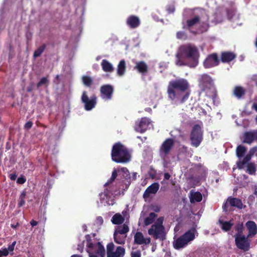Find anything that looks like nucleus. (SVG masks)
Returning a JSON list of instances; mask_svg holds the SVG:
<instances>
[{
	"mask_svg": "<svg viewBox=\"0 0 257 257\" xmlns=\"http://www.w3.org/2000/svg\"><path fill=\"white\" fill-rule=\"evenodd\" d=\"M189 87L188 81L183 78L170 81L167 87L169 98L171 100L179 99L182 93L187 90Z\"/></svg>",
	"mask_w": 257,
	"mask_h": 257,
	"instance_id": "f257e3e1",
	"label": "nucleus"
},
{
	"mask_svg": "<svg viewBox=\"0 0 257 257\" xmlns=\"http://www.w3.org/2000/svg\"><path fill=\"white\" fill-rule=\"evenodd\" d=\"M111 157L112 160L117 163H126L131 159L128 149L120 142L116 143L113 145Z\"/></svg>",
	"mask_w": 257,
	"mask_h": 257,
	"instance_id": "f03ea898",
	"label": "nucleus"
},
{
	"mask_svg": "<svg viewBox=\"0 0 257 257\" xmlns=\"http://www.w3.org/2000/svg\"><path fill=\"white\" fill-rule=\"evenodd\" d=\"M179 52L184 58L190 59L193 61L192 65L190 67H195L198 63L199 56L197 48L191 44H187L181 45L179 49Z\"/></svg>",
	"mask_w": 257,
	"mask_h": 257,
	"instance_id": "7ed1b4c3",
	"label": "nucleus"
},
{
	"mask_svg": "<svg viewBox=\"0 0 257 257\" xmlns=\"http://www.w3.org/2000/svg\"><path fill=\"white\" fill-rule=\"evenodd\" d=\"M163 217H159L148 230L149 234L153 236L156 239H160L164 240L165 239V227L163 225Z\"/></svg>",
	"mask_w": 257,
	"mask_h": 257,
	"instance_id": "20e7f679",
	"label": "nucleus"
},
{
	"mask_svg": "<svg viewBox=\"0 0 257 257\" xmlns=\"http://www.w3.org/2000/svg\"><path fill=\"white\" fill-rule=\"evenodd\" d=\"M195 231V228H192L177 238L174 242V248L179 249L187 245L190 241L194 239Z\"/></svg>",
	"mask_w": 257,
	"mask_h": 257,
	"instance_id": "39448f33",
	"label": "nucleus"
},
{
	"mask_svg": "<svg viewBox=\"0 0 257 257\" xmlns=\"http://www.w3.org/2000/svg\"><path fill=\"white\" fill-rule=\"evenodd\" d=\"M203 139V131L200 125L195 124L190 133V139L191 144L193 147H198L202 142Z\"/></svg>",
	"mask_w": 257,
	"mask_h": 257,
	"instance_id": "423d86ee",
	"label": "nucleus"
},
{
	"mask_svg": "<svg viewBox=\"0 0 257 257\" xmlns=\"http://www.w3.org/2000/svg\"><path fill=\"white\" fill-rule=\"evenodd\" d=\"M174 145V140L171 138L167 139L163 142L159 149L160 155L162 158H164L170 154Z\"/></svg>",
	"mask_w": 257,
	"mask_h": 257,
	"instance_id": "0eeeda50",
	"label": "nucleus"
},
{
	"mask_svg": "<svg viewBox=\"0 0 257 257\" xmlns=\"http://www.w3.org/2000/svg\"><path fill=\"white\" fill-rule=\"evenodd\" d=\"M81 101L84 103V108L86 110H90L93 108L96 104V97L94 96L89 99L87 92H83L81 96Z\"/></svg>",
	"mask_w": 257,
	"mask_h": 257,
	"instance_id": "6e6552de",
	"label": "nucleus"
},
{
	"mask_svg": "<svg viewBox=\"0 0 257 257\" xmlns=\"http://www.w3.org/2000/svg\"><path fill=\"white\" fill-rule=\"evenodd\" d=\"M249 237L244 235L240 236H236L235 238V244L238 248L244 251H248L250 248V243L248 240Z\"/></svg>",
	"mask_w": 257,
	"mask_h": 257,
	"instance_id": "1a4fd4ad",
	"label": "nucleus"
},
{
	"mask_svg": "<svg viewBox=\"0 0 257 257\" xmlns=\"http://www.w3.org/2000/svg\"><path fill=\"white\" fill-rule=\"evenodd\" d=\"M150 125L151 121L149 118L142 117L139 121L136 123L135 128L137 132L143 133L148 130Z\"/></svg>",
	"mask_w": 257,
	"mask_h": 257,
	"instance_id": "9d476101",
	"label": "nucleus"
},
{
	"mask_svg": "<svg viewBox=\"0 0 257 257\" xmlns=\"http://www.w3.org/2000/svg\"><path fill=\"white\" fill-rule=\"evenodd\" d=\"M220 60L216 53L209 55L203 62L205 68H210L218 65Z\"/></svg>",
	"mask_w": 257,
	"mask_h": 257,
	"instance_id": "9b49d317",
	"label": "nucleus"
},
{
	"mask_svg": "<svg viewBox=\"0 0 257 257\" xmlns=\"http://www.w3.org/2000/svg\"><path fill=\"white\" fill-rule=\"evenodd\" d=\"M113 91V87L110 84L103 85L100 88L101 97L105 100H110L112 98Z\"/></svg>",
	"mask_w": 257,
	"mask_h": 257,
	"instance_id": "f8f14e48",
	"label": "nucleus"
},
{
	"mask_svg": "<svg viewBox=\"0 0 257 257\" xmlns=\"http://www.w3.org/2000/svg\"><path fill=\"white\" fill-rule=\"evenodd\" d=\"M257 151V147H254L251 149L248 153L245 156L242 160H240L236 162L237 168L239 169H243L245 168V165L250 161L252 157Z\"/></svg>",
	"mask_w": 257,
	"mask_h": 257,
	"instance_id": "ddd939ff",
	"label": "nucleus"
},
{
	"mask_svg": "<svg viewBox=\"0 0 257 257\" xmlns=\"http://www.w3.org/2000/svg\"><path fill=\"white\" fill-rule=\"evenodd\" d=\"M198 81L199 86L203 90L209 88L212 84V80L211 77L206 74L201 75Z\"/></svg>",
	"mask_w": 257,
	"mask_h": 257,
	"instance_id": "4468645a",
	"label": "nucleus"
},
{
	"mask_svg": "<svg viewBox=\"0 0 257 257\" xmlns=\"http://www.w3.org/2000/svg\"><path fill=\"white\" fill-rule=\"evenodd\" d=\"M256 139H257V131L246 132L243 134L242 143L250 144Z\"/></svg>",
	"mask_w": 257,
	"mask_h": 257,
	"instance_id": "2eb2a0df",
	"label": "nucleus"
},
{
	"mask_svg": "<svg viewBox=\"0 0 257 257\" xmlns=\"http://www.w3.org/2000/svg\"><path fill=\"white\" fill-rule=\"evenodd\" d=\"M126 23L130 28L135 29L140 26L141 22L138 17L131 15L127 18Z\"/></svg>",
	"mask_w": 257,
	"mask_h": 257,
	"instance_id": "dca6fc26",
	"label": "nucleus"
},
{
	"mask_svg": "<svg viewBox=\"0 0 257 257\" xmlns=\"http://www.w3.org/2000/svg\"><path fill=\"white\" fill-rule=\"evenodd\" d=\"M236 57V54L230 51L222 52L220 55V60L222 63H229Z\"/></svg>",
	"mask_w": 257,
	"mask_h": 257,
	"instance_id": "f3484780",
	"label": "nucleus"
},
{
	"mask_svg": "<svg viewBox=\"0 0 257 257\" xmlns=\"http://www.w3.org/2000/svg\"><path fill=\"white\" fill-rule=\"evenodd\" d=\"M135 243L138 244H149L151 242L150 238L145 239L143 233L137 232L134 236Z\"/></svg>",
	"mask_w": 257,
	"mask_h": 257,
	"instance_id": "a211bd4d",
	"label": "nucleus"
},
{
	"mask_svg": "<svg viewBox=\"0 0 257 257\" xmlns=\"http://www.w3.org/2000/svg\"><path fill=\"white\" fill-rule=\"evenodd\" d=\"M246 89L241 86H236L232 90V95L238 99H242L245 95Z\"/></svg>",
	"mask_w": 257,
	"mask_h": 257,
	"instance_id": "6ab92c4d",
	"label": "nucleus"
},
{
	"mask_svg": "<svg viewBox=\"0 0 257 257\" xmlns=\"http://www.w3.org/2000/svg\"><path fill=\"white\" fill-rule=\"evenodd\" d=\"M160 185L158 183H154L149 186L145 190L143 196L144 198L148 197L151 194H155L159 189Z\"/></svg>",
	"mask_w": 257,
	"mask_h": 257,
	"instance_id": "aec40b11",
	"label": "nucleus"
},
{
	"mask_svg": "<svg viewBox=\"0 0 257 257\" xmlns=\"http://www.w3.org/2000/svg\"><path fill=\"white\" fill-rule=\"evenodd\" d=\"M134 69L143 75L146 74L148 71V66L143 61L137 62L136 63Z\"/></svg>",
	"mask_w": 257,
	"mask_h": 257,
	"instance_id": "412c9836",
	"label": "nucleus"
},
{
	"mask_svg": "<svg viewBox=\"0 0 257 257\" xmlns=\"http://www.w3.org/2000/svg\"><path fill=\"white\" fill-rule=\"evenodd\" d=\"M245 225L248 230L247 237H251L256 234L257 233V226L254 221H248Z\"/></svg>",
	"mask_w": 257,
	"mask_h": 257,
	"instance_id": "4be33fe9",
	"label": "nucleus"
},
{
	"mask_svg": "<svg viewBox=\"0 0 257 257\" xmlns=\"http://www.w3.org/2000/svg\"><path fill=\"white\" fill-rule=\"evenodd\" d=\"M200 21V18L198 16H196L193 18L188 19L186 21V26L189 30L196 24H198Z\"/></svg>",
	"mask_w": 257,
	"mask_h": 257,
	"instance_id": "5701e85b",
	"label": "nucleus"
},
{
	"mask_svg": "<svg viewBox=\"0 0 257 257\" xmlns=\"http://www.w3.org/2000/svg\"><path fill=\"white\" fill-rule=\"evenodd\" d=\"M227 201L231 206L236 207L239 209H241L242 207V201L238 198L229 197Z\"/></svg>",
	"mask_w": 257,
	"mask_h": 257,
	"instance_id": "b1692460",
	"label": "nucleus"
},
{
	"mask_svg": "<svg viewBox=\"0 0 257 257\" xmlns=\"http://www.w3.org/2000/svg\"><path fill=\"white\" fill-rule=\"evenodd\" d=\"M101 65L102 70L105 72H112L114 70L112 65L106 59L102 60Z\"/></svg>",
	"mask_w": 257,
	"mask_h": 257,
	"instance_id": "393cba45",
	"label": "nucleus"
},
{
	"mask_svg": "<svg viewBox=\"0 0 257 257\" xmlns=\"http://www.w3.org/2000/svg\"><path fill=\"white\" fill-rule=\"evenodd\" d=\"M190 193V200L191 203H194L195 201L199 202L202 200V195L200 192L197 191L193 193L191 191Z\"/></svg>",
	"mask_w": 257,
	"mask_h": 257,
	"instance_id": "a878e982",
	"label": "nucleus"
},
{
	"mask_svg": "<svg viewBox=\"0 0 257 257\" xmlns=\"http://www.w3.org/2000/svg\"><path fill=\"white\" fill-rule=\"evenodd\" d=\"M114 241L119 244H123L125 243L126 235H121L118 233L114 232Z\"/></svg>",
	"mask_w": 257,
	"mask_h": 257,
	"instance_id": "bb28decb",
	"label": "nucleus"
},
{
	"mask_svg": "<svg viewBox=\"0 0 257 257\" xmlns=\"http://www.w3.org/2000/svg\"><path fill=\"white\" fill-rule=\"evenodd\" d=\"M126 65L124 60L119 61L117 68V73L119 76H122L125 71Z\"/></svg>",
	"mask_w": 257,
	"mask_h": 257,
	"instance_id": "cd10ccee",
	"label": "nucleus"
},
{
	"mask_svg": "<svg viewBox=\"0 0 257 257\" xmlns=\"http://www.w3.org/2000/svg\"><path fill=\"white\" fill-rule=\"evenodd\" d=\"M124 221L123 217L119 213L115 214L111 218V222L114 224H121Z\"/></svg>",
	"mask_w": 257,
	"mask_h": 257,
	"instance_id": "c85d7f7f",
	"label": "nucleus"
},
{
	"mask_svg": "<svg viewBox=\"0 0 257 257\" xmlns=\"http://www.w3.org/2000/svg\"><path fill=\"white\" fill-rule=\"evenodd\" d=\"M246 148L242 145H238L236 149V156L240 159L243 157L245 153L246 152Z\"/></svg>",
	"mask_w": 257,
	"mask_h": 257,
	"instance_id": "c756f323",
	"label": "nucleus"
},
{
	"mask_svg": "<svg viewBox=\"0 0 257 257\" xmlns=\"http://www.w3.org/2000/svg\"><path fill=\"white\" fill-rule=\"evenodd\" d=\"M219 222L221 224V228L224 231L230 230L233 225V223L231 222V221H226L219 220Z\"/></svg>",
	"mask_w": 257,
	"mask_h": 257,
	"instance_id": "7c9ffc66",
	"label": "nucleus"
},
{
	"mask_svg": "<svg viewBox=\"0 0 257 257\" xmlns=\"http://www.w3.org/2000/svg\"><path fill=\"white\" fill-rule=\"evenodd\" d=\"M157 217V215L154 212H151L149 214V216L146 217L144 220V223L145 225H149L154 221L156 218Z\"/></svg>",
	"mask_w": 257,
	"mask_h": 257,
	"instance_id": "2f4dec72",
	"label": "nucleus"
},
{
	"mask_svg": "<svg viewBox=\"0 0 257 257\" xmlns=\"http://www.w3.org/2000/svg\"><path fill=\"white\" fill-rule=\"evenodd\" d=\"M97 249L95 253L100 256V257H104L105 255V251L104 246L100 242H98L96 244Z\"/></svg>",
	"mask_w": 257,
	"mask_h": 257,
	"instance_id": "473e14b6",
	"label": "nucleus"
},
{
	"mask_svg": "<svg viewBox=\"0 0 257 257\" xmlns=\"http://www.w3.org/2000/svg\"><path fill=\"white\" fill-rule=\"evenodd\" d=\"M128 231V226L125 224H123L122 225L118 226L115 231V232L121 235H126V233Z\"/></svg>",
	"mask_w": 257,
	"mask_h": 257,
	"instance_id": "72a5a7b5",
	"label": "nucleus"
},
{
	"mask_svg": "<svg viewBox=\"0 0 257 257\" xmlns=\"http://www.w3.org/2000/svg\"><path fill=\"white\" fill-rule=\"evenodd\" d=\"M249 108H251L252 110L257 111V102H254L252 103L251 102H248L245 106L244 112L247 114L251 113V111L248 110Z\"/></svg>",
	"mask_w": 257,
	"mask_h": 257,
	"instance_id": "f704fd0d",
	"label": "nucleus"
},
{
	"mask_svg": "<svg viewBox=\"0 0 257 257\" xmlns=\"http://www.w3.org/2000/svg\"><path fill=\"white\" fill-rule=\"evenodd\" d=\"M246 172L250 175L255 174L256 171V168L254 163H249L246 164Z\"/></svg>",
	"mask_w": 257,
	"mask_h": 257,
	"instance_id": "c9c22d12",
	"label": "nucleus"
},
{
	"mask_svg": "<svg viewBox=\"0 0 257 257\" xmlns=\"http://www.w3.org/2000/svg\"><path fill=\"white\" fill-rule=\"evenodd\" d=\"M176 64L179 66H182L187 65V64L184 62L182 59L184 58L183 55H181V53L178 52V53L176 55Z\"/></svg>",
	"mask_w": 257,
	"mask_h": 257,
	"instance_id": "e433bc0d",
	"label": "nucleus"
},
{
	"mask_svg": "<svg viewBox=\"0 0 257 257\" xmlns=\"http://www.w3.org/2000/svg\"><path fill=\"white\" fill-rule=\"evenodd\" d=\"M234 229L237 231V233L234 236L235 238L236 236H240L243 235L242 234L243 230V226L242 223H239L236 224L234 227Z\"/></svg>",
	"mask_w": 257,
	"mask_h": 257,
	"instance_id": "4c0bfd02",
	"label": "nucleus"
},
{
	"mask_svg": "<svg viewBox=\"0 0 257 257\" xmlns=\"http://www.w3.org/2000/svg\"><path fill=\"white\" fill-rule=\"evenodd\" d=\"M46 45L45 44H43L41 46H40L37 50L35 51L33 54V57L34 58H37L40 57L43 52L46 49Z\"/></svg>",
	"mask_w": 257,
	"mask_h": 257,
	"instance_id": "58836bf2",
	"label": "nucleus"
},
{
	"mask_svg": "<svg viewBox=\"0 0 257 257\" xmlns=\"http://www.w3.org/2000/svg\"><path fill=\"white\" fill-rule=\"evenodd\" d=\"M82 80L83 84L87 87H90L93 82L92 78L88 76H83Z\"/></svg>",
	"mask_w": 257,
	"mask_h": 257,
	"instance_id": "ea45409f",
	"label": "nucleus"
},
{
	"mask_svg": "<svg viewBox=\"0 0 257 257\" xmlns=\"http://www.w3.org/2000/svg\"><path fill=\"white\" fill-rule=\"evenodd\" d=\"M112 195V192L108 189V188H106L103 192L99 194V195L100 196L101 199L104 200L105 197L106 198L107 197H110Z\"/></svg>",
	"mask_w": 257,
	"mask_h": 257,
	"instance_id": "a19ab883",
	"label": "nucleus"
},
{
	"mask_svg": "<svg viewBox=\"0 0 257 257\" xmlns=\"http://www.w3.org/2000/svg\"><path fill=\"white\" fill-rule=\"evenodd\" d=\"M26 194V192L23 191L20 196L19 199L18 206L19 207H22L25 204V197Z\"/></svg>",
	"mask_w": 257,
	"mask_h": 257,
	"instance_id": "79ce46f5",
	"label": "nucleus"
},
{
	"mask_svg": "<svg viewBox=\"0 0 257 257\" xmlns=\"http://www.w3.org/2000/svg\"><path fill=\"white\" fill-rule=\"evenodd\" d=\"M115 252L119 257L123 256L125 253V249L121 246H117Z\"/></svg>",
	"mask_w": 257,
	"mask_h": 257,
	"instance_id": "37998d69",
	"label": "nucleus"
},
{
	"mask_svg": "<svg viewBox=\"0 0 257 257\" xmlns=\"http://www.w3.org/2000/svg\"><path fill=\"white\" fill-rule=\"evenodd\" d=\"M48 83V80L47 77H44L41 79L40 81L37 83V88H39L43 85H47Z\"/></svg>",
	"mask_w": 257,
	"mask_h": 257,
	"instance_id": "c03bdc74",
	"label": "nucleus"
},
{
	"mask_svg": "<svg viewBox=\"0 0 257 257\" xmlns=\"http://www.w3.org/2000/svg\"><path fill=\"white\" fill-rule=\"evenodd\" d=\"M121 170L125 175V178L126 179L129 180V181H127V182H128V184H130V182H131V177L130 176V173H129L128 170H127V169L126 168H122L121 169Z\"/></svg>",
	"mask_w": 257,
	"mask_h": 257,
	"instance_id": "a18cd8bd",
	"label": "nucleus"
},
{
	"mask_svg": "<svg viewBox=\"0 0 257 257\" xmlns=\"http://www.w3.org/2000/svg\"><path fill=\"white\" fill-rule=\"evenodd\" d=\"M176 37L178 39H185L186 35L183 31H179L176 34Z\"/></svg>",
	"mask_w": 257,
	"mask_h": 257,
	"instance_id": "49530a36",
	"label": "nucleus"
},
{
	"mask_svg": "<svg viewBox=\"0 0 257 257\" xmlns=\"http://www.w3.org/2000/svg\"><path fill=\"white\" fill-rule=\"evenodd\" d=\"M189 96V93L188 92H186L183 96L182 95H181L179 99L177 100H180V102L181 103H183L186 100L188 99Z\"/></svg>",
	"mask_w": 257,
	"mask_h": 257,
	"instance_id": "de8ad7c7",
	"label": "nucleus"
},
{
	"mask_svg": "<svg viewBox=\"0 0 257 257\" xmlns=\"http://www.w3.org/2000/svg\"><path fill=\"white\" fill-rule=\"evenodd\" d=\"M166 10L168 14L173 13L175 11V7L173 5H170L167 6Z\"/></svg>",
	"mask_w": 257,
	"mask_h": 257,
	"instance_id": "09e8293b",
	"label": "nucleus"
},
{
	"mask_svg": "<svg viewBox=\"0 0 257 257\" xmlns=\"http://www.w3.org/2000/svg\"><path fill=\"white\" fill-rule=\"evenodd\" d=\"M114 244L112 242H110L107 244L106 246L107 254L113 251L114 249Z\"/></svg>",
	"mask_w": 257,
	"mask_h": 257,
	"instance_id": "8fccbe9b",
	"label": "nucleus"
},
{
	"mask_svg": "<svg viewBox=\"0 0 257 257\" xmlns=\"http://www.w3.org/2000/svg\"><path fill=\"white\" fill-rule=\"evenodd\" d=\"M9 254L8 250L7 248H4L3 250H0V257L6 256Z\"/></svg>",
	"mask_w": 257,
	"mask_h": 257,
	"instance_id": "3c124183",
	"label": "nucleus"
},
{
	"mask_svg": "<svg viewBox=\"0 0 257 257\" xmlns=\"http://www.w3.org/2000/svg\"><path fill=\"white\" fill-rule=\"evenodd\" d=\"M26 181V179L25 177H19L17 179V182L20 184H23Z\"/></svg>",
	"mask_w": 257,
	"mask_h": 257,
	"instance_id": "603ef678",
	"label": "nucleus"
},
{
	"mask_svg": "<svg viewBox=\"0 0 257 257\" xmlns=\"http://www.w3.org/2000/svg\"><path fill=\"white\" fill-rule=\"evenodd\" d=\"M33 125V122L31 121H29L27 122L25 124L24 127L26 130H29L30 129Z\"/></svg>",
	"mask_w": 257,
	"mask_h": 257,
	"instance_id": "864d4df0",
	"label": "nucleus"
},
{
	"mask_svg": "<svg viewBox=\"0 0 257 257\" xmlns=\"http://www.w3.org/2000/svg\"><path fill=\"white\" fill-rule=\"evenodd\" d=\"M16 241H14L11 244L9 245L7 249L8 251H13L14 250L15 246L16 245Z\"/></svg>",
	"mask_w": 257,
	"mask_h": 257,
	"instance_id": "5fc2aeb1",
	"label": "nucleus"
},
{
	"mask_svg": "<svg viewBox=\"0 0 257 257\" xmlns=\"http://www.w3.org/2000/svg\"><path fill=\"white\" fill-rule=\"evenodd\" d=\"M141 252L139 251L132 252L131 253L132 257H141Z\"/></svg>",
	"mask_w": 257,
	"mask_h": 257,
	"instance_id": "6e6d98bb",
	"label": "nucleus"
},
{
	"mask_svg": "<svg viewBox=\"0 0 257 257\" xmlns=\"http://www.w3.org/2000/svg\"><path fill=\"white\" fill-rule=\"evenodd\" d=\"M114 180H115V179L111 177L110 178L105 184L104 186H109L112 182H114Z\"/></svg>",
	"mask_w": 257,
	"mask_h": 257,
	"instance_id": "4d7b16f0",
	"label": "nucleus"
},
{
	"mask_svg": "<svg viewBox=\"0 0 257 257\" xmlns=\"http://www.w3.org/2000/svg\"><path fill=\"white\" fill-rule=\"evenodd\" d=\"M152 210L156 212H159L160 211V207L158 205H154L152 207Z\"/></svg>",
	"mask_w": 257,
	"mask_h": 257,
	"instance_id": "13d9d810",
	"label": "nucleus"
},
{
	"mask_svg": "<svg viewBox=\"0 0 257 257\" xmlns=\"http://www.w3.org/2000/svg\"><path fill=\"white\" fill-rule=\"evenodd\" d=\"M107 257H119L115 252H111L107 254Z\"/></svg>",
	"mask_w": 257,
	"mask_h": 257,
	"instance_id": "bf43d9fd",
	"label": "nucleus"
},
{
	"mask_svg": "<svg viewBox=\"0 0 257 257\" xmlns=\"http://www.w3.org/2000/svg\"><path fill=\"white\" fill-rule=\"evenodd\" d=\"M9 177L11 180L15 181L17 179V175L16 173H12L10 174Z\"/></svg>",
	"mask_w": 257,
	"mask_h": 257,
	"instance_id": "052dcab7",
	"label": "nucleus"
},
{
	"mask_svg": "<svg viewBox=\"0 0 257 257\" xmlns=\"http://www.w3.org/2000/svg\"><path fill=\"white\" fill-rule=\"evenodd\" d=\"M77 249L80 252H83V244H82V243L78 244Z\"/></svg>",
	"mask_w": 257,
	"mask_h": 257,
	"instance_id": "680f3d73",
	"label": "nucleus"
},
{
	"mask_svg": "<svg viewBox=\"0 0 257 257\" xmlns=\"http://www.w3.org/2000/svg\"><path fill=\"white\" fill-rule=\"evenodd\" d=\"M87 247L89 248L93 249L95 247V245L90 241L87 243Z\"/></svg>",
	"mask_w": 257,
	"mask_h": 257,
	"instance_id": "e2e57ef3",
	"label": "nucleus"
},
{
	"mask_svg": "<svg viewBox=\"0 0 257 257\" xmlns=\"http://www.w3.org/2000/svg\"><path fill=\"white\" fill-rule=\"evenodd\" d=\"M117 176V172L116 171V170H114L113 171H112V174H111V177L114 178L115 179H116V177Z\"/></svg>",
	"mask_w": 257,
	"mask_h": 257,
	"instance_id": "0e129e2a",
	"label": "nucleus"
},
{
	"mask_svg": "<svg viewBox=\"0 0 257 257\" xmlns=\"http://www.w3.org/2000/svg\"><path fill=\"white\" fill-rule=\"evenodd\" d=\"M30 224L32 225V227H34L35 226H36L38 224V222L34 220V219H32L30 221Z\"/></svg>",
	"mask_w": 257,
	"mask_h": 257,
	"instance_id": "69168bd1",
	"label": "nucleus"
},
{
	"mask_svg": "<svg viewBox=\"0 0 257 257\" xmlns=\"http://www.w3.org/2000/svg\"><path fill=\"white\" fill-rule=\"evenodd\" d=\"M171 177V175L169 173H164V179L165 180H169Z\"/></svg>",
	"mask_w": 257,
	"mask_h": 257,
	"instance_id": "338daca9",
	"label": "nucleus"
},
{
	"mask_svg": "<svg viewBox=\"0 0 257 257\" xmlns=\"http://www.w3.org/2000/svg\"><path fill=\"white\" fill-rule=\"evenodd\" d=\"M85 238L87 241V243L89 242H90V241H91V237H90V235H89V234H87L85 235Z\"/></svg>",
	"mask_w": 257,
	"mask_h": 257,
	"instance_id": "774afa93",
	"label": "nucleus"
}]
</instances>
